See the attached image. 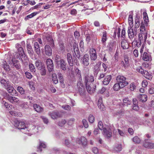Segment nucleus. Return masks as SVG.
<instances>
[{
	"instance_id": "39448f33",
	"label": "nucleus",
	"mask_w": 154,
	"mask_h": 154,
	"mask_svg": "<svg viewBox=\"0 0 154 154\" xmlns=\"http://www.w3.org/2000/svg\"><path fill=\"white\" fill-rule=\"evenodd\" d=\"M140 33L143 34L144 37V41H146L147 36V30H146L145 27L143 24H141L140 27Z\"/></svg>"
},
{
	"instance_id": "4c0bfd02",
	"label": "nucleus",
	"mask_w": 154,
	"mask_h": 154,
	"mask_svg": "<svg viewBox=\"0 0 154 154\" xmlns=\"http://www.w3.org/2000/svg\"><path fill=\"white\" fill-rule=\"evenodd\" d=\"M27 48L29 53L32 55L33 54V50L31 45L30 44H28L27 45Z\"/></svg>"
},
{
	"instance_id": "aec40b11",
	"label": "nucleus",
	"mask_w": 154,
	"mask_h": 154,
	"mask_svg": "<svg viewBox=\"0 0 154 154\" xmlns=\"http://www.w3.org/2000/svg\"><path fill=\"white\" fill-rule=\"evenodd\" d=\"M121 46L123 49H128L129 48V44L128 42L124 39L122 41Z\"/></svg>"
},
{
	"instance_id": "37998d69",
	"label": "nucleus",
	"mask_w": 154,
	"mask_h": 154,
	"mask_svg": "<svg viewBox=\"0 0 154 154\" xmlns=\"http://www.w3.org/2000/svg\"><path fill=\"white\" fill-rule=\"evenodd\" d=\"M6 89L9 93H11L14 89V88L10 85H7Z\"/></svg>"
},
{
	"instance_id": "f03ea898",
	"label": "nucleus",
	"mask_w": 154,
	"mask_h": 154,
	"mask_svg": "<svg viewBox=\"0 0 154 154\" xmlns=\"http://www.w3.org/2000/svg\"><path fill=\"white\" fill-rule=\"evenodd\" d=\"M126 78L122 75H118L116 78L117 82L121 85L122 88L126 86L128 84V83L126 81Z\"/></svg>"
},
{
	"instance_id": "c85d7f7f",
	"label": "nucleus",
	"mask_w": 154,
	"mask_h": 154,
	"mask_svg": "<svg viewBox=\"0 0 154 154\" xmlns=\"http://www.w3.org/2000/svg\"><path fill=\"white\" fill-rule=\"evenodd\" d=\"M60 65L61 69L65 71L66 70V64L65 61L63 59L59 63V65Z\"/></svg>"
},
{
	"instance_id": "bb28decb",
	"label": "nucleus",
	"mask_w": 154,
	"mask_h": 154,
	"mask_svg": "<svg viewBox=\"0 0 154 154\" xmlns=\"http://www.w3.org/2000/svg\"><path fill=\"white\" fill-rule=\"evenodd\" d=\"M10 113L14 116L21 117L22 116V115L21 112L15 111H11L9 112Z\"/></svg>"
},
{
	"instance_id": "393cba45",
	"label": "nucleus",
	"mask_w": 154,
	"mask_h": 154,
	"mask_svg": "<svg viewBox=\"0 0 154 154\" xmlns=\"http://www.w3.org/2000/svg\"><path fill=\"white\" fill-rule=\"evenodd\" d=\"M144 76L147 79L149 80H151L152 78V75L151 74L149 73L147 71L145 70L143 73Z\"/></svg>"
},
{
	"instance_id": "a211bd4d",
	"label": "nucleus",
	"mask_w": 154,
	"mask_h": 154,
	"mask_svg": "<svg viewBox=\"0 0 154 154\" xmlns=\"http://www.w3.org/2000/svg\"><path fill=\"white\" fill-rule=\"evenodd\" d=\"M33 107L34 110L38 112H42L44 110L43 107L37 104H34L33 105Z\"/></svg>"
},
{
	"instance_id": "f257e3e1",
	"label": "nucleus",
	"mask_w": 154,
	"mask_h": 154,
	"mask_svg": "<svg viewBox=\"0 0 154 154\" xmlns=\"http://www.w3.org/2000/svg\"><path fill=\"white\" fill-rule=\"evenodd\" d=\"M14 125L18 129L21 130V131L25 134H27L28 132L27 127L23 122L17 120L16 121Z\"/></svg>"
},
{
	"instance_id": "338daca9",
	"label": "nucleus",
	"mask_w": 154,
	"mask_h": 154,
	"mask_svg": "<svg viewBox=\"0 0 154 154\" xmlns=\"http://www.w3.org/2000/svg\"><path fill=\"white\" fill-rule=\"evenodd\" d=\"M137 71L140 73L143 74L145 72V71H144V70L143 69H142V67L140 66L138 68V69H137Z\"/></svg>"
},
{
	"instance_id": "6e6552de",
	"label": "nucleus",
	"mask_w": 154,
	"mask_h": 154,
	"mask_svg": "<svg viewBox=\"0 0 154 154\" xmlns=\"http://www.w3.org/2000/svg\"><path fill=\"white\" fill-rule=\"evenodd\" d=\"M90 56L92 60H95L97 58L96 52L95 49L91 48L90 51Z\"/></svg>"
},
{
	"instance_id": "7c9ffc66",
	"label": "nucleus",
	"mask_w": 154,
	"mask_h": 154,
	"mask_svg": "<svg viewBox=\"0 0 154 154\" xmlns=\"http://www.w3.org/2000/svg\"><path fill=\"white\" fill-rule=\"evenodd\" d=\"M102 102V98L101 97H100L98 102V106L100 109L103 108L104 106Z\"/></svg>"
},
{
	"instance_id": "f3484780",
	"label": "nucleus",
	"mask_w": 154,
	"mask_h": 154,
	"mask_svg": "<svg viewBox=\"0 0 154 154\" xmlns=\"http://www.w3.org/2000/svg\"><path fill=\"white\" fill-rule=\"evenodd\" d=\"M112 77L111 75H108L106 76L103 81L104 85H108L110 82L111 80Z\"/></svg>"
},
{
	"instance_id": "b1692460",
	"label": "nucleus",
	"mask_w": 154,
	"mask_h": 154,
	"mask_svg": "<svg viewBox=\"0 0 154 154\" xmlns=\"http://www.w3.org/2000/svg\"><path fill=\"white\" fill-rule=\"evenodd\" d=\"M139 100L143 102H145L147 100V96L145 94H140L139 96Z\"/></svg>"
},
{
	"instance_id": "4d7b16f0",
	"label": "nucleus",
	"mask_w": 154,
	"mask_h": 154,
	"mask_svg": "<svg viewBox=\"0 0 154 154\" xmlns=\"http://www.w3.org/2000/svg\"><path fill=\"white\" fill-rule=\"evenodd\" d=\"M59 44L60 49L61 50H63L65 48L64 44L62 41H60L59 42Z\"/></svg>"
},
{
	"instance_id": "9d476101",
	"label": "nucleus",
	"mask_w": 154,
	"mask_h": 154,
	"mask_svg": "<svg viewBox=\"0 0 154 154\" xmlns=\"http://www.w3.org/2000/svg\"><path fill=\"white\" fill-rule=\"evenodd\" d=\"M103 131L104 135L107 138L111 137L112 134L111 130L109 128H104L103 129Z\"/></svg>"
},
{
	"instance_id": "bf43d9fd",
	"label": "nucleus",
	"mask_w": 154,
	"mask_h": 154,
	"mask_svg": "<svg viewBox=\"0 0 154 154\" xmlns=\"http://www.w3.org/2000/svg\"><path fill=\"white\" fill-rule=\"evenodd\" d=\"M142 85L143 87H146L148 85V82L147 80H143L142 83Z\"/></svg>"
},
{
	"instance_id": "9b49d317",
	"label": "nucleus",
	"mask_w": 154,
	"mask_h": 154,
	"mask_svg": "<svg viewBox=\"0 0 154 154\" xmlns=\"http://www.w3.org/2000/svg\"><path fill=\"white\" fill-rule=\"evenodd\" d=\"M85 83H90L94 81V79L93 76L91 75L88 74L85 77Z\"/></svg>"
},
{
	"instance_id": "603ef678",
	"label": "nucleus",
	"mask_w": 154,
	"mask_h": 154,
	"mask_svg": "<svg viewBox=\"0 0 154 154\" xmlns=\"http://www.w3.org/2000/svg\"><path fill=\"white\" fill-rule=\"evenodd\" d=\"M133 140L134 142L136 143H138L140 142V140L137 136L134 137L133 139Z\"/></svg>"
},
{
	"instance_id": "e433bc0d",
	"label": "nucleus",
	"mask_w": 154,
	"mask_h": 154,
	"mask_svg": "<svg viewBox=\"0 0 154 154\" xmlns=\"http://www.w3.org/2000/svg\"><path fill=\"white\" fill-rule=\"evenodd\" d=\"M122 149V145L120 144H117L114 148V150L115 151H120Z\"/></svg>"
},
{
	"instance_id": "58836bf2",
	"label": "nucleus",
	"mask_w": 154,
	"mask_h": 154,
	"mask_svg": "<svg viewBox=\"0 0 154 154\" xmlns=\"http://www.w3.org/2000/svg\"><path fill=\"white\" fill-rule=\"evenodd\" d=\"M19 54L20 56L22 57L24 56L25 57V55L24 54V51L23 48L21 47H19L18 49Z\"/></svg>"
},
{
	"instance_id": "09e8293b",
	"label": "nucleus",
	"mask_w": 154,
	"mask_h": 154,
	"mask_svg": "<svg viewBox=\"0 0 154 154\" xmlns=\"http://www.w3.org/2000/svg\"><path fill=\"white\" fill-rule=\"evenodd\" d=\"M114 42H110L107 46L108 50L110 51H111L113 48Z\"/></svg>"
},
{
	"instance_id": "72a5a7b5",
	"label": "nucleus",
	"mask_w": 154,
	"mask_h": 154,
	"mask_svg": "<svg viewBox=\"0 0 154 154\" xmlns=\"http://www.w3.org/2000/svg\"><path fill=\"white\" fill-rule=\"evenodd\" d=\"M63 59L61 58L58 55H56L55 57V61L57 65H59V63Z\"/></svg>"
},
{
	"instance_id": "0eeeda50",
	"label": "nucleus",
	"mask_w": 154,
	"mask_h": 154,
	"mask_svg": "<svg viewBox=\"0 0 154 154\" xmlns=\"http://www.w3.org/2000/svg\"><path fill=\"white\" fill-rule=\"evenodd\" d=\"M48 114L51 116V118L53 119H56L62 116L61 114L58 111H54L51 112L49 113Z\"/></svg>"
},
{
	"instance_id": "864d4df0",
	"label": "nucleus",
	"mask_w": 154,
	"mask_h": 154,
	"mask_svg": "<svg viewBox=\"0 0 154 154\" xmlns=\"http://www.w3.org/2000/svg\"><path fill=\"white\" fill-rule=\"evenodd\" d=\"M66 121L65 120H62L58 123V125L60 127L63 126L66 123Z\"/></svg>"
},
{
	"instance_id": "4be33fe9",
	"label": "nucleus",
	"mask_w": 154,
	"mask_h": 154,
	"mask_svg": "<svg viewBox=\"0 0 154 154\" xmlns=\"http://www.w3.org/2000/svg\"><path fill=\"white\" fill-rule=\"evenodd\" d=\"M143 19L146 26H147L149 22V19L147 13L146 11L143 13Z\"/></svg>"
},
{
	"instance_id": "ddd939ff",
	"label": "nucleus",
	"mask_w": 154,
	"mask_h": 154,
	"mask_svg": "<svg viewBox=\"0 0 154 154\" xmlns=\"http://www.w3.org/2000/svg\"><path fill=\"white\" fill-rule=\"evenodd\" d=\"M13 66L17 70H21V65L19 61L15 59L12 60Z\"/></svg>"
},
{
	"instance_id": "0e129e2a",
	"label": "nucleus",
	"mask_w": 154,
	"mask_h": 154,
	"mask_svg": "<svg viewBox=\"0 0 154 154\" xmlns=\"http://www.w3.org/2000/svg\"><path fill=\"white\" fill-rule=\"evenodd\" d=\"M48 68L49 72H51L53 70L54 64L47 66Z\"/></svg>"
},
{
	"instance_id": "1a4fd4ad",
	"label": "nucleus",
	"mask_w": 154,
	"mask_h": 154,
	"mask_svg": "<svg viewBox=\"0 0 154 154\" xmlns=\"http://www.w3.org/2000/svg\"><path fill=\"white\" fill-rule=\"evenodd\" d=\"M44 48L45 54L48 56H51L52 54V51L50 46L48 45H46Z\"/></svg>"
},
{
	"instance_id": "5701e85b",
	"label": "nucleus",
	"mask_w": 154,
	"mask_h": 154,
	"mask_svg": "<svg viewBox=\"0 0 154 154\" xmlns=\"http://www.w3.org/2000/svg\"><path fill=\"white\" fill-rule=\"evenodd\" d=\"M39 143V145L37 148V151L38 152L39 151L41 152L42 151V147L45 148L46 146L45 144L41 141H40Z\"/></svg>"
},
{
	"instance_id": "a18cd8bd",
	"label": "nucleus",
	"mask_w": 154,
	"mask_h": 154,
	"mask_svg": "<svg viewBox=\"0 0 154 154\" xmlns=\"http://www.w3.org/2000/svg\"><path fill=\"white\" fill-rule=\"evenodd\" d=\"M124 61L126 65V66L128 68L130 64L129 63V60L128 58L127 57H125Z\"/></svg>"
},
{
	"instance_id": "dca6fc26",
	"label": "nucleus",
	"mask_w": 154,
	"mask_h": 154,
	"mask_svg": "<svg viewBox=\"0 0 154 154\" xmlns=\"http://www.w3.org/2000/svg\"><path fill=\"white\" fill-rule=\"evenodd\" d=\"M7 99L11 103H16L17 104H19L20 101L18 98L11 96H8L7 97Z\"/></svg>"
},
{
	"instance_id": "2f4dec72",
	"label": "nucleus",
	"mask_w": 154,
	"mask_h": 154,
	"mask_svg": "<svg viewBox=\"0 0 154 154\" xmlns=\"http://www.w3.org/2000/svg\"><path fill=\"white\" fill-rule=\"evenodd\" d=\"M121 88H122L121 87V85H120V84L117 82L113 86V90L115 91H118Z\"/></svg>"
},
{
	"instance_id": "69168bd1",
	"label": "nucleus",
	"mask_w": 154,
	"mask_h": 154,
	"mask_svg": "<svg viewBox=\"0 0 154 154\" xmlns=\"http://www.w3.org/2000/svg\"><path fill=\"white\" fill-rule=\"evenodd\" d=\"M25 75L26 76V77L29 79H30L32 78V75L31 74L28 72H25Z\"/></svg>"
},
{
	"instance_id": "680f3d73",
	"label": "nucleus",
	"mask_w": 154,
	"mask_h": 154,
	"mask_svg": "<svg viewBox=\"0 0 154 154\" xmlns=\"http://www.w3.org/2000/svg\"><path fill=\"white\" fill-rule=\"evenodd\" d=\"M82 122L84 127L85 128H87L88 127V123L86 120H85V119H83Z\"/></svg>"
},
{
	"instance_id": "c756f323",
	"label": "nucleus",
	"mask_w": 154,
	"mask_h": 154,
	"mask_svg": "<svg viewBox=\"0 0 154 154\" xmlns=\"http://www.w3.org/2000/svg\"><path fill=\"white\" fill-rule=\"evenodd\" d=\"M47 40L48 42H49V44L51 46H54V44L53 39L51 38V36H49L47 37Z\"/></svg>"
},
{
	"instance_id": "c9c22d12",
	"label": "nucleus",
	"mask_w": 154,
	"mask_h": 154,
	"mask_svg": "<svg viewBox=\"0 0 154 154\" xmlns=\"http://www.w3.org/2000/svg\"><path fill=\"white\" fill-rule=\"evenodd\" d=\"M128 23L130 26H133V17L132 14H130L128 18Z\"/></svg>"
},
{
	"instance_id": "052dcab7",
	"label": "nucleus",
	"mask_w": 154,
	"mask_h": 154,
	"mask_svg": "<svg viewBox=\"0 0 154 154\" xmlns=\"http://www.w3.org/2000/svg\"><path fill=\"white\" fill-rule=\"evenodd\" d=\"M77 72V75H78V77L79 78V80H81V71L78 69H76L75 70Z\"/></svg>"
},
{
	"instance_id": "a878e982",
	"label": "nucleus",
	"mask_w": 154,
	"mask_h": 154,
	"mask_svg": "<svg viewBox=\"0 0 154 154\" xmlns=\"http://www.w3.org/2000/svg\"><path fill=\"white\" fill-rule=\"evenodd\" d=\"M107 34L106 31L103 32V35L101 39V42L103 44H104L107 40Z\"/></svg>"
},
{
	"instance_id": "20e7f679",
	"label": "nucleus",
	"mask_w": 154,
	"mask_h": 154,
	"mask_svg": "<svg viewBox=\"0 0 154 154\" xmlns=\"http://www.w3.org/2000/svg\"><path fill=\"white\" fill-rule=\"evenodd\" d=\"M82 63L84 66H88L89 65V58L88 54H85L83 57L81 58Z\"/></svg>"
},
{
	"instance_id": "412c9836",
	"label": "nucleus",
	"mask_w": 154,
	"mask_h": 154,
	"mask_svg": "<svg viewBox=\"0 0 154 154\" xmlns=\"http://www.w3.org/2000/svg\"><path fill=\"white\" fill-rule=\"evenodd\" d=\"M67 59L69 65L71 66H73V61L71 54L68 53L67 54Z\"/></svg>"
},
{
	"instance_id": "2eb2a0df",
	"label": "nucleus",
	"mask_w": 154,
	"mask_h": 154,
	"mask_svg": "<svg viewBox=\"0 0 154 154\" xmlns=\"http://www.w3.org/2000/svg\"><path fill=\"white\" fill-rule=\"evenodd\" d=\"M77 85L79 91L80 93L83 94L84 92L85 88L81 80H79V82L77 83Z\"/></svg>"
},
{
	"instance_id": "3c124183",
	"label": "nucleus",
	"mask_w": 154,
	"mask_h": 154,
	"mask_svg": "<svg viewBox=\"0 0 154 154\" xmlns=\"http://www.w3.org/2000/svg\"><path fill=\"white\" fill-rule=\"evenodd\" d=\"M136 86L134 82L131 83L130 85V89L131 91H133L136 88Z\"/></svg>"
},
{
	"instance_id": "79ce46f5",
	"label": "nucleus",
	"mask_w": 154,
	"mask_h": 154,
	"mask_svg": "<svg viewBox=\"0 0 154 154\" xmlns=\"http://www.w3.org/2000/svg\"><path fill=\"white\" fill-rule=\"evenodd\" d=\"M29 68L31 72H35V68L33 64L32 63H29Z\"/></svg>"
},
{
	"instance_id": "a19ab883",
	"label": "nucleus",
	"mask_w": 154,
	"mask_h": 154,
	"mask_svg": "<svg viewBox=\"0 0 154 154\" xmlns=\"http://www.w3.org/2000/svg\"><path fill=\"white\" fill-rule=\"evenodd\" d=\"M52 79L54 84H56L58 83V80L55 74H53L52 75Z\"/></svg>"
},
{
	"instance_id": "774afa93",
	"label": "nucleus",
	"mask_w": 154,
	"mask_h": 154,
	"mask_svg": "<svg viewBox=\"0 0 154 154\" xmlns=\"http://www.w3.org/2000/svg\"><path fill=\"white\" fill-rule=\"evenodd\" d=\"M148 91L151 94H154V88L152 87L149 88L148 90Z\"/></svg>"
},
{
	"instance_id": "f704fd0d",
	"label": "nucleus",
	"mask_w": 154,
	"mask_h": 154,
	"mask_svg": "<svg viewBox=\"0 0 154 154\" xmlns=\"http://www.w3.org/2000/svg\"><path fill=\"white\" fill-rule=\"evenodd\" d=\"M38 69L40 70V73L42 75H45L46 74V71L45 66Z\"/></svg>"
},
{
	"instance_id": "c03bdc74",
	"label": "nucleus",
	"mask_w": 154,
	"mask_h": 154,
	"mask_svg": "<svg viewBox=\"0 0 154 154\" xmlns=\"http://www.w3.org/2000/svg\"><path fill=\"white\" fill-rule=\"evenodd\" d=\"M124 105H130L131 103V101L128 99V98H125L123 100Z\"/></svg>"
},
{
	"instance_id": "4468645a",
	"label": "nucleus",
	"mask_w": 154,
	"mask_h": 154,
	"mask_svg": "<svg viewBox=\"0 0 154 154\" xmlns=\"http://www.w3.org/2000/svg\"><path fill=\"white\" fill-rule=\"evenodd\" d=\"M77 142L79 144H81L83 146H85L87 143L86 139L84 137H82L80 139H78L76 140Z\"/></svg>"
},
{
	"instance_id": "473e14b6",
	"label": "nucleus",
	"mask_w": 154,
	"mask_h": 154,
	"mask_svg": "<svg viewBox=\"0 0 154 154\" xmlns=\"http://www.w3.org/2000/svg\"><path fill=\"white\" fill-rule=\"evenodd\" d=\"M2 66L3 67L6 71H9L10 70L9 66L5 61L3 62Z\"/></svg>"
},
{
	"instance_id": "6ab92c4d",
	"label": "nucleus",
	"mask_w": 154,
	"mask_h": 154,
	"mask_svg": "<svg viewBox=\"0 0 154 154\" xmlns=\"http://www.w3.org/2000/svg\"><path fill=\"white\" fill-rule=\"evenodd\" d=\"M35 59H36L35 61V65L36 68L38 69L44 66V64L41 62L39 60H37L36 58L35 57Z\"/></svg>"
},
{
	"instance_id": "49530a36",
	"label": "nucleus",
	"mask_w": 154,
	"mask_h": 154,
	"mask_svg": "<svg viewBox=\"0 0 154 154\" xmlns=\"http://www.w3.org/2000/svg\"><path fill=\"white\" fill-rule=\"evenodd\" d=\"M143 35V34H142L141 33H140L139 34L138 37L139 42H141L143 41L144 42H145L144 41V37Z\"/></svg>"
},
{
	"instance_id": "13d9d810",
	"label": "nucleus",
	"mask_w": 154,
	"mask_h": 154,
	"mask_svg": "<svg viewBox=\"0 0 154 154\" xmlns=\"http://www.w3.org/2000/svg\"><path fill=\"white\" fill-rule=\"evenodd\" d=\"M46 63L47 66L53 64V61L50 59H48L47 60Z\"/></svg>"
},
{
	"instance_id": "f8f14e48",
	"label": "nucleus",
	"mask_w": 154,
	"mask_h": 154,
	"mask_svg": "<svg viewBox=\"0 0 154 154\" xmlns=\"http://www.w3.org/2000/svg\"><path fill=\"white\" fill-rule=\"evenodd\" d=\"M144 146L148 149H154V143L150 142L148 140H145Z\"/></svg>"
},
{
	"instance_id": "8fccbe9b",
	"label": "nucleus",
	"mask_w": 154,
	"mask_h": 154,
	"mask_svg": "<svg viewBox=\"0 0 154 154\" xmlns=\"http://www.w3.org/2000/svg\"><path fill=\"white\" fill-rule=\"evenodd\" d=\"M86 85V89L87 90V91L89 93H91V87L90 86V83H85Z\"/></svg>"
},
{
	"instance_id": "7ed1b4c3",
	"label": "nucleus",
	"mask_w": 154,
	"mask_h": 154,
	"mask_svg": "<svg viewBox=\"0 0 154 154\" xmlns=\"http://www.w3.org/2000/svg\"><path fill=\"white\" fill-rule=\"evenodd\" d=\"M128 37L130 39H133L136 37L137 30L136 28H132L131 27L128 28Z\"/></svg>"
},
{
	"instance_id": "5fc2aeb1",
	"label": "nucleus",
	"mask_w": 154,
	"mask_h": 154,
	"mask_svg": "<svg viewBox=\"0 0 154 154\" xmlns=\"http://www.w3.org/2000/svg\"><path fill=\"white\" fill-rule=\"evenodd\" d=\"M4 105L6 108L8 110H11L12 107V106L11 105L9 104L6 102L5 103Z\"/></svg>"
},
{
	"instance_id": "423d86ee",
	"label": "nucleus",
	"mask_w": 154,
	"mask_h": 154,
	"mask_svg": "<svg viewBox=\"0 0 154 154\" xmlns=\"http://www.w3.org/2000/svg\"><path fill=\"white\" fill-rule=\"evenodd\" d=\"M141 57L143 60L146 61H149L152 60L151 55L146 52H144L141 55Z\"/></svg>"
},
{
	"instance_id": "6e6d98bb",
	"label": "nucleus",
	"mask_w": 154,
	"mask_h": 154,
	"mask_svg": "<svg viewBox=\"0 0 154 154\" xmlns=\"http://www.w3.org/2000/svg\"><path fill=\"white\" fill-rule=\"evenodd\" d=\"M17 90L21 94H23L24 93V90L21 87H18L17 88Z\"/></svg>"
},
{
	"instance_id": "cd10ccee",
	"label": "nucleus",
	"mask_w": 154,
	"mask_h": 154,
	"mask_svg": "<svg viewBox=\"0 0 154 154\" xmlns=\"http://www.w3.org/2000/svg\"><path fill=\"white\" fill-rule=\"evenodd\" d=\"M40 12V11L39 12H35L31 14H30L28 15H27L26 17L25 18V20H29V18H32L34 16H35L37 14H38Z\"/></svg>"
},
{
	"instance_id": "de8ad7c7",
	"label": "nucleus",
	"mask_w": 154,
	"mask_h": 154,
	"mask_svg": "<svg viewBox=\"0 0 154 154\" xmlns=\"http://www.w3.org/2000/svg\"><path fill=\"white\" fill-rule=\"evenodd\" d=\"M88 120L89 122L91 123H93L94 121V118L93 115L90 114L88 117Z\"/></svg>"
},
{
	"instance_id": "ea45409f",
	"label": "nucleus",
	"mask_w": 154,
	"mask_h": 154,
	"mask_svg": "<svg viewBox=\"0 0 154 154\" xmlns=\"http://www.w3.org/2000/svg\"><path fill=\"white\" fill-rule=\"evenodd\" d=\"M100 71L99 66L98 65H96L94 66V72L95 74L97 75Z\"/></svg>"
},
{
	"instance_id": "e2e57ef3",
	"label": "nucleus",
	"mask_w": 154,
	"mask_h": 154,
	"mask_svg": "<svg viewBox=\"0 0 154 154\" xmlns=\"http://www.w3.org/2000/svg\"><path fill=\"white\" fill-rule=\"evenodd\" d=\"M73 55L78 59H79L80 57V53L79 51L74 52Z\"/></svg>"
}]
</instances>
